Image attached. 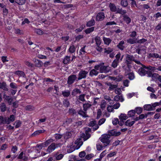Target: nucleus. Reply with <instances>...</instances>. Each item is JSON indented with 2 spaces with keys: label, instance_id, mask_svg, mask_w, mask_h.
<instances>
[{
  "label": "nucleus",
  "instance_id": "4d7b16f0",
  "mask_svg": "<svg viewBox=\"0 0 161 161\" xmlns=\"http://www.w3.org/2000/svg\"><path fill=\"white\" fill-rule=\"evenodd\" d=\"M104 52L107 54H109L111 53L113 51V49L110 47H108L104 49Z\"/></svg>",
  "mask_w": 161,
  "mask_h": 161
},
{
  "label": "nucleus",
  "instance_id": "338daca9",
  "mask_svg": "<svg viewBox=\"0 0 161 161\" xmlns=\"http://www.w3.org/2000/svg\"><path fill=\"white\" fill-rule=\"evenodd\" d=\"M25 64L29 67L31 68L33 67V64L27 61H25Z\"/></svg>",
  "mask_w": 161,
  "mask_h": 161
},
{
  "label": "nucleus",
  "instance_id": "774afa93",
  "mask_svg": "<svg viewBox=\"0 0 161 161\" xmlns=\"http://www.w3.org/2000/svg\"><path fill=\"white\" fill-rule=\"evenodd\" d=\"M107 109L108 112H111L113 111L114 109L113 106L109 105L107 108Z\"/></svg>",
  "mask_w": 161,
  "mask_h": 161
},
{
  "label": "nucleus",
  "instance_id": "412c9836",
  "mask_svg": "<svg viewBox=\"0 0 161 161\" xmlns=\"http://www.w3.org/2000/svg\"><path fill=\"white\" fill-rule=\"evenodd\" d=\"M109 7L110 8V10L113 12H115L117 10V8L115 5L111 3H110Z\"/></svg>",
  "mask_w": 161,
  "mask_h": 161
},
{
  "label": "nucleus",
  "instance_id": "a19ab883",
  "mask_svg": "<svg viewBox=\"0 0 161 161\" xmlns=\"http://www.w3.org/2000/svg\"><path fill=\"white\" fill-rule=\"evenodd\" d=\"M150 8L149 6L147 4H144L143 5H141L139 6L138 7V8L139 9H148Z\"/></svg>",
  "mask_w": 161,
  "mask_h": 161
},
{
  "label": "nucleus",
  "instance_id": "680f3d73",
  "mask_svg": "<svg viewBox=\"0 0 161 161\" xmlns=\"http://www.w3.org/2000/svg\"><path fill=\"white\" fill-rule=\"evenodd\" d=\"M26 109L27 110L32 111L35 109V108L33 106L28 105L26 107Z\"/></svg>",
  "mask_w": 161,
  "mask_h": 161
},
{
  "label": "nucleus",
  "instance_id": "4468645a",
  "mask_svg": "<svg viewBox=\"0 0 161 161\" xmlns=\"http://www.w3.org/2000/svg\"><path fill=\"white\" fill-rule=\"evenodd\" d=\"M149 56L151 58H158L159 59V60H161V54L159 55L158 53H150L149 54Z\"/></svg>",
  "mask_w": 161,
  "mask_h": 161
},
{
  "label": "nucleus",
  "instance_id": "7ed1b4c3",
  "mask_svg": "<svg viewBox=\"0 0 161 161\" xmlns=\"http://www.w3.org/2000/svg\"><path fill=\"white\" fill-rule=\"evenodd\" d=\"M61 145V143L56 144L54 143H52L49 146L47 150V152L48 153H50L53 151L56 148L60 147Z\"/></svg>",
  "mask_w": 161,
  "mask_h": 161
},
{
  "label": "nucleus",
  "instance_id": "473e14b6",
  "mask_svg": "<svg viewBox=\"0 0 161 161\" xmlns=\"http://www.w3.org/2000/svg\"><path fill=\"white\" fill-rule=\"evenodd\" d=\"M116 13H118L122 15H124L126 13V11L125 10H123L122 8H117V10Z\"/></svg>",
  "mask_w": 161,
  "mask_h": 161
},
{
  "label": "nucleus",
  "instance_id": "09e8293b",
  "mask_svg": "<svg viewBox=\"0 0 161 161\" xmlns=\"http://www.w3.org/2000/svg\"><path fill=\"white\" fill-rule=\"evenodd\" d=\"M135 110L136 113L138 114H140L142 111V108L140 107H136L135 108Z\"/></svg>",
  "mask_w": 161,
  "mask_h": 161
},
{
  "label": "nucleus",
  "instance_id": "ddd939ff",
  "mask_svg": "<svg viewBox=\"0 0 161 161\" xmlns=\"http://www.w3.org/2000/svg\"><path fill=\"white\" fill-rule=\"evenodd\" d=\"M152 78L153 80L158 79L159 82H161V75H159L157 73H155L152 74Z\"/></svg>",
  "mask_w": 161,
  "mask_h": 161
},
{
  "label": "nucleus",
  "instance_id": "6e6d98bb",
  "mask_svg": "<svg viewBox=\"0 0 161 161\" xmlns=\"http://www.w3.org/2000/svg\"><path fill=\"white\" fill-rule=\"evenodd\" d=\"M16 3L19 5H23L24 4L25 2V0H15Z\"/></svg>",
  "mask_w": 161,
  "mask_h": 161
},
{
  "label": "nucleus",
  "instance_id": "052dcab7",
  "mask_svg": "<svg viewBox=\"0 0 161 161\" xmlns=\"http://www.w3.org/2000/svg\"><path fill=\"white\" fill-rule=\"evenodd\" d=\"M86 111H83L82 110H80L78 113L79 114L81 115L83 117H86Z\"/></svg>",
  "mask_w": 161,
  "mask_h": 161
},
{
  "label": "nucleus",
  "instance_id": "b1692460",
  "mask_svg": "<svg viewBox=\"0 0 161 161\" xmlns=\"http://www.w3.org/2000/svg\"><path fill=\"white\" fill-rule=\"evenodd\" d=\"M1 89H3L4 91H8V89L7 88V86L6 83L5 82H1Z\"/></svg>",
  "mask_w": 161,
  "mask_h": 161
},
{
  "label": "nucleus",
  "instance_id": "bb28decb",
  "mask_svg": "<svg viewBox=\"0 0 161 161\" xmlns=\"http://www.w3.org/2000/svg\"><path fill=\"white\" fill-rule=\"evenodd\" d=\"M70 56H65L64 59L63 63L64 64H67L69 63L70 61Z\"/></svg>",
  "mask_w": 161,
  "mask_h": 161
},
{
  "label": "nucleus",
  "instance_id": "f257e3e1",
  "mask_svg": "<svg viewBox=\"0 0 161 161\" xmlns=\"http://www.w3.org/2000/svg\"><path fill=\"white\" fill-rule=\"evenodd\" d=\"M83 142L80 139H77L75 142V145L71 146L70 148L67 149V152L70 153L74 151L75 149H79L82 145Z\"/></svg>",
  "mask_w": 161,
  "mask_h": 161
},
{
  "label": "nucleus",
  "instance_id": "393cba45",
  "mask_svg": "<svg viewBox=\"0 0 161 161\" xmlns=\"http://www.w3.org/2000/svg\"><path fill=\"white\" fill-rule=\"evenodd\" d=\"M127 42L132 44L137 43V39L136 38H130L127 40Z\"/></svg>",
  "mask_w": 161,
  "mask_h": 161
},
{
  "label": "nucleus",
  "instance_id": "f3484780",
  "mask_svg": "<svg viewBox=\"0 0 161 161\" xmlns=\"http://www.w3.org/2000/svg\"><path fill=\"white\" fill-rule=\"evenodd\" d=\"M99 72L95 69H92L89 73V75L91 77L96 76L98 75Z\"/></svg>",
  "mask_w": 161,
  "mask_h": 161
},
{
  "label": "nucleus",
  "instance_id": "20e7f679",
  "mask_svg": "<svg viewBox=\"0 0 161 161\" xmlns=\"http://www.w3.org/2000/svg\"><path fill=\"white\" fill-rule=\"evenodd\" d=\"M76 79L77 80V77L76 75L74 74L70 75L68 78L67 81L68 84L69 85L72 84Z\"/></svg>",
  "mask_w": 161,
  "mask_h": 161
},
{
  "label": "nucleus",
  "instance_id": "79ce46f5",
  "mask_svg": "<svg viewBox=\"0 0 161 161\" xmlns=\"http://www.w3.org/2000/svg\"><path fill=\"white\" fill-rule=\"evenodd\" d=\"M76 48L74 45H71L69 49V52L71 53H73L75 52Z\"/></svg>",
  "mask_w": 161,
  "mask_h": 161
},
{
  "label": "nucleus",
  "instance_id": "f704fd0d",
  "mask_svg": "<svg viewBox=\"0 0 161 161\" xmlns=\"http://www.w3.org/2000/svg\"><path fill=\"white\" fill-rule=\"evenodd\" d=\"M104 43L107 45H108L112 41V40L109 38H106L103 37V38Z\"/></svg>",
  "mask_w": 161,
  "mask_h": 161
},
{
  "label": "nucleus",
  "instance_id": "c85d7f7f",
  "mask_svg": "<svg viewBox=\"0 0 161 161\" xmlns=\"http://www.w3.org/2000/svg\"><path fill=\"white\" fill-rule=\"evenodd\" d=\"M145 110L147 111L153 110V108L152 107V105L150 104H146L144 106Z\"/></svg>",
  "mask_w": 161,
  "mask_h": 161
},
{
  "label": "nucleus",
  "instance_id": "5701e85b",
  "mask_svg": "<svg viewBox=\"0 0 161 161\" xmlns=\"http://www.w3.org/2000/svg\"><path fill=\"white\" fill-rule=\"evenodd\" d=\"M45 130H39L35 131L31 135L32 136H35L38 135L41 133H44Z\"/></svg>",
  "mask_w": 161,
  "mask_h": 161
},
{
  "label": "nucleus",
  "instance_id": "cd10ccee",
  "mask_svg": "<svg viewBox=\"0 0 161 161\" xmlns=\"http://www.w3.org/2000/svg\"><path fill=\"white\" fill-rule=\"evenodd\" d=\"M0 109L2 112H3L6 111L7 107L4 103H2L0 104Z\"/></svg>",
  "mask_w": 161,
  "mask_h": 161
},
{
  "label": "nucleus",
  "instance_id": "c756f323",
  "mask_svg": "<svg viewBox=\"0 0 161 161\" xmlns=\"http://www.w3.org/2000/svg\"><path fill=\"white\" fill-rule=\"evenodd\" d=\"M109 86L108 90L109 91L114 90L118 86L117 85H113L111 83H109L108 84Z\"/></svg>",
  "mask_w": 161,
  "mask_h": 161
},
{
  "label": "nucleus",
  "instance_id": "c9c22d12",
  "mask_svg": "<svg viewBox=\"0 0 161 161\" xmlns=\"http://www.w3.org/2000/svg\"><path fill=\"white\" fill-rule=\"evenodd\" d=\"M92 106V105L88 103H86L83 105V110L85 111H86L87 109L89 108Z\"/></svg>",
  "mask_w": 161,
  "mask_h": 161
},
{
  "label": "nucleus",
  "instance_id": "a211bd4d",
  "mask_svg": "<svg viewBox=\"0 0 161 161\" xmlns=\"http://www.w3.org/2000/svg\"><path fill=\"white\" fill-rule=\"evenodd\" d=\"M125 44V42L123 41H121L117 45V47L118 48L121 50H123L125 48V47L124 45Z\"/></svg>",
  "mask_w": 161,
  "mask_h": 161
},
{
  "label": "nucleus",
  "instance_id": "72a5a7b5",
  "mask_svg": "<svg viewBox=\"0 0 161 161\" xmlns=\"http://www.w3.org/2000/svg\"><path fill=\"white\" fill-rule=\"evenodd\" d=\"M35 62L36 66L39 68L41 67L43 64L41 61L38 60H36Z\"/></svg>",
  "mask_w": 161,
  "mask_h": 161
},
{
  "label": "nucleus",
  "instance_id": "39448f33",
  "mask_svg": "<svg viewBox=\"0 0 161 161\" xmlns=\"http://www.w3.org/2000/svg\"><path fill=\"white\" fill-rule=\"evenodd\" d=\"M125 58V63L128 67H129V64H131L132 61H135V58L133 55L129 54L126 55Z\"/></svg>",
  "mask_w": 161,
  "mask_h": 161
},
{
  "label": "nucleus",
  "instance_id": "f8f14e48",
  "mask_svg": "<svg viewBox=\"0 0 161 161\" xmlns=\"http://www.w3.org/2000/svg\"><path fill=\"white\" fill-rule=\"evenodd\" d=\"M3 98H5V100L7 101L9 105L11 104L12 102L13 101V99L12 97L10 96L6 95L5 94V93L4 92L3 94Z\"/></svg>",
  "mask_w": 161,
  "mask_h": 161
},
{
  "label": "nucleus",
  "instance_id": "dca6fc26",
  "mask_svg": "<svg viewBox=\"0 0 161 161\" xmlns=\"http://www.w3.org/2000/svg\"><path fill=\"white\" fill-rule=\"evenodd\" d=\"M114 101H118L119 100H120V101L121 102H123L124 100V98H123V97L122 95H117L114 96Z\"/></svg>",
  "mask_w": 161,
  "mask_h": 161
},
{
  "label": "nucleus",
  "instance_id": "603ef678",
  "mask_svg": "<svg viewBox=\"0 0 161 161\" xmlns=\"http://www.w3.org/2000/svg\"><path fill=\"white\" fill-rule=\"evenodd\" d=\"M106 106V102L104 100H103L102 101L101 104V108L103 110Z\"/></svg>",
  "mask_w": 161,
  "mask_h": 161
},
{
  "label": "nucleus",
  "instance_id": "423d86ee",
  "mask_svg": "<svg viewBox=\"0 0 161 161\" xmlns=\"http://www.w3.org/2000/svg\"><path fill=\"white\" fill-rule=\"evenodd\" d=\"M88 72L84 70H80L78 75V77L77 78V81L80 80L82 79H85L86 78L87 75L88 74Z\"/></svg>",
  "mask_w": 161,
  "mask_h": 161
},
{
  "label": "nucleus",
  "instance_id": "69168bd1",
  "mask_svg": "<svg viewBox=\"0 0 161 161\" xmlns=\"http://www.w3.org/2000/svg\"><path fill=\"white\" fill-rule=\"evenodd\" d=\"M129 81L127 79L124 80L123 81V84L124 86L127 87L129 86Z\"/></svg>",
  "mask_w": 161,
  "mask_h": 161
},
{
  "label": "nucleus",
  "instance_id": "a878e982",
  "mask_svg": "<svg viewBox=\"0 0 161 161\" xmlns=\"http://www.w3.org/2000/svg\"><path fill=\"white\" fill-rule=\"evenodd\" d=\"M135 123V121H130V120L128 119L125 123V125L128 126L129 127H130L132 126Z\"/></svg>",
  "mask_w": 161,
  "mask_h": 161
},
{
  "label": "nucleus",
  "instance_id": "c03bdc74",
  "mask_svg": "<svg viewBox=\"0 0 161 161\" xmlns=\"http://www.w3.org/2000/svg\"><path fill=\"white\" fill-rule=\"evenodd\" d=\"M94 27H92L91 28H88L86 29L85 31V32L86 34H89L91 32H92L94 30Z\"/></svg>",
  "mask_w": 161,
  "mask_h": 161
},
{
  "label": "nucleus",
  "instance_id": "13d9d810",
  "mask_svg": "<svg viewBox=\"0 0 161 161\" xmlns=\"http://www.w3.org/2000/svg\"><path fill=\"white\" fill-rule=\"evenodd\" d=\"M63 104L64 106L66 107H68L69 106V103L68 100L64 99L63 101Z\"/></svg>",
  "mask_w": 161,
  "mask_h": 161
},
{
  "label": "nucleus",
  "instance_id": "5fc2aeb1",
  "mask_svg": "<svg viewBox=\"0 0 161 161\" xmlns=\"http://www.w3.org/2000/svg\"><path fill=\"white\" fill-rule=\"evenodd\" d=\"M85 95L84 94L80 95L78 98V99L82 102H84L85 101Z\"/></svg>",
  "mask_w": 161,
  "mask_h": 161
},
{
  "label": "nucleus",
  "instance_id": "0e129e2a",
  "mask_svg": "<svg viewBox=\"0 0 161 161\" xmlns=\"http://www.w3.org/2000/svg\"><path fill=\"white\" fill-rule=\"evenodd\" d=\"M106 120L105 118H102L99 120L98 122V125H101L103 124Z\"/></svg>",
  "mask_w": 161,
  "mask_h": 161
},
{
  "label": "nucleus",
  "instance_id": "9b49d317",
  "mask_svg": "<svg viewBox=\"0 0 161 161\" xmlns=\"http://www.w3.org/2000/svg\"><path fill=\"white\" fill-rule=\"evenodd\" d=\"M100 71L101 73H108L110 70V68L108 66H102L100 68Z\"/></svg>",
  "mask_w": 161,
  "mask_h": 161
},
{
  "label": "nucleus",
  "instance_id": "a18cd8bd",
  "mask_svg": "<svg viewBox=\"0 0 161 161\" xmlns=\"http://www.w3.org/2000/svg\"><path fill=\"white\" fill-rule=\"evenodd\" d=\"M95 39L97 45L100 46L101 43L100 38V37L98 36H96Z\"/></svg>",
  "mask_w": 161,
  "mask_h": 161
},
{
  "label": "nucleus",
  "instance_id": "4be33fe9",
  "mask_svg": "<svg viewBox=\"0 0 161 161\" xmlns=\"http://www.w3.org/2000/svg\"><path fill=\"white\" fill-rule=\"evenodd\" d=\"M72 136L71 132H66L63 135V137L65 139L67 140L70 138Z\"/></svg>",
  "mask_w": 161,
  "mask_h": 161
},
{
  "label": "nucleus",
  "instance_id": "2f4dec72",
  "mask_svg": "<svg viewBox=\"0 0 161 161\" xmlns=\"http://www.w3.org/2000/svg\"><path fill=\"white\" fill-rule=\"evenodd\" d=\"M95 24V21L94 19H92L88 21L86 23V26L87 27H91L94 25Z\"/></svg>",
  "mask_w": 161,
  "mask_h": 161
},
{
  "label": "nucleus",
  "instance_id": "0eeeda50",
  "mask_svg": "<svg viewBox=\"0 0 161 161\" xmlns=\"http://www.w3.org/2000/svg\"><path fill=\"white\" fill-rule=\"evenodd\" d=\"M91 131V130L90 128H86L85 134L83 133L81 136V137L83 138V140L84 141L87 140L90 137L91 135L89 133V132Z\"/></svg>",
  "mask_w": 161,
  "mask_h": 161
},
{
  "label": "nucleus",
  "instance_id": "e433bc0d",
  "mask_svg": "<svg viewBox=\"0 0 161 161\" xmlns=\"http://www.w3.org/2000/svg\"><path fill=\"white\" fill-rule=\"evenodd\" d=\"M72 120L71 119H67L65 122L64 123L63 125L64 127H66L67 125H68L72 124Z\"/></svg>",
  "mask_w": 161,
  "mask_h": 161
},
{
  "label": "nucleus",
  "instance_id": "2eb2a0df",
  "mask_svg": "<svg viewBox=\"0 0 161 161\" xmlns=\"http://www.w3.org/2000/svg\"><path fill=\"white\" fill-rule=\"evenodd\" d=\"M6 124H9L14 120V115H10L9 118L6 117Z\"/></svg>",
  "mask_w": 161,
  "mask_h": 161
},
{
  "label": "nucleus",
  "instance_id": "bf43d9fd",
  "mask_svg": "<svg viewBox=\"0 0 161 161\" xmlns=\"http://www.w3.org/2000/svg\"><path fill=\"white\" fill-rule=\"evenodd\" d=\"M10 87L12 89H16L17 88L18 86L16 83L14 82H12L10 84Z\"/></svg>",
  "mask_w": 161,
  "mask_h": 161
},
{
  "label": "nucleus",
  "instance_id": "49530a36",
  "mask_svg": "<svg viewBox=\"0 0 161 161\" xmlns=\"http://www.w3.org/2000/svg\"><path fill=\"white\" fill-rule=\"evenodd\" d=\"M128 75V78L130 80H133L135 78V75L133 72H131L127 74Z\"/></svg>",
  "mask_w": 161,
  "mask_h": 161
},
{
  "label": "nucleus",
  "instance_id": "8fccbe9b",
  "mask_svg": "<svg viewBox=\"0 0 161 161\" xmlns=\"http://www.w3.org/2000/svg\"><path fill=\"white\" fill-rule=\"evenodd\" d=\"M135 110H130L128 112V115L130 117H132L135 115Z\"/></svg>",
  "mask_w": 161,
  "mask_h": 161
},
{
  "label": "nucleus",
  "instance_id": "4c0bfd02",
  "mask_svg": "<svg viewBox=\"0 0 161 161\" xmlns=\"http://www.w3.org/2000/svg\"><path fill=\"white\" fill-rule=\"evenodd\" d=\"M62 94L64 97H69L70 94V92L69 90H65L62 92Z\"/></svg>",
  "mask_w": 161,
  "mask_h": 161
},
{
  "label": "nucleus",
  "instance_id": "7c9ffc66",
  "mask_svg": "<svg viewBox=\"0 0 161 161\" xmlns=\"http://www.w3.org/2000/svg\"><path fill=\"white\" fill-rule=\"evenodd\" d=\"M18 158L21 159L24 161H26L27 159V157L25 155H23V153L22 152L19 155Z\"/></svg>",
  "mask_w": 161,
  "mask_h": 161
},
{
  "label": "nucleus",
  "instance_id": "1a4fd4ad",
  "mask_svg": "<svg viewBox=\"0 0 161 161\" xmlns=\"http://www.w3.org/2000/svg\"><path fill=\"white\" fill-rule=\"evenodd\" d=\"M109 78L111 80H114L116 82H119L123 80V76L122 75H119L116 77L110 76Z\"/></svg>",
  "mask_w": 161,
  "mask_h": 161
},
{
  "label": "nucleus",
  "instance_id": "de8ad7c7",
  "mask_svg": "<svg viewBox=\"0 0 161 161\" xmlns=\"http://www.w3.org/2000/svg\"><path fill=\"white\" fill-rule=\"evenodd\" d=\"M119 63V61L114 60L112 63V67L114 68H116L117 66Z\"/></svg>",
  "mask_w": 161,
  "mask_h": 161
},
{
  "label": "nucleus",
  "instance_id": "ea45409f",
  "mask_svg": "<svg viewBox=\"0 0 161 161\" xmlns=\"http://www.w3.org/2000/svg\"><path fill=\"white\" fill-rule=\"evenodd\" d=\"M6 117H3L2 116H0V125L2 124H6Z\"/></svg>",
  "mask_w": 161,
  "mask_h": 161
},
{
  "label": "nucleus",
  "instance_id": "58836bf2",
  "mask_svg": "<svg viewBox=\"0 0 161 161\" xmlns=\"http://www.w3.org/2000/svg\"><path fill=\"white\" fill-rule=\"evenodd\" d=\"M120 4L124 7H126L128 5L127 0H120Z\"/></svg>",
  "mask_w": 161,
  "mask_h": 161
},
{
  "label": "nucleus",
  "instance_id": "aec40b11",
  "mask_svg": "<svg viewBox=\"0 0 161 161\" xmlns=\"http://www.w3.org/2000/svg\"><path fill=\"white\" fill-rule=\"evenodd\" d=\"M144 68H141L139 69L138 71L139 73V74L142 75L144 76L146 74V73H147V71L146 70L144 69Z\"/></svg>",
  "mask_w": 161,
  "mask_h": 161
},
{
  "label": "nucleus",
  "instance_id": "864d4df0",
  "mask_svg": "<svg viewBox=\"0 0 161 161\" xmlns=\"http://www.w3.org/2000/svg\"><path fill=\"white\" fill-rule=\"evenodd\" d=\"M115 92L116 94H118V95H121V91L120 88H117L115 89Z\"/></svg>",
  "mask_w": 161,
  "mask_h": 161
},
{
  "label": "nucleus",
  "instance_id": "e2e57ef3",
  "mask_svg": "<svg viewBox=\"0 0 161 161\" xmlns=\"http://www.w3.org/2000/svg\"><path fill=\"white\" fill-rule=\"evenodd\" d=\"M102 115V111L100 109H98L97 111V119H99Z\"/></svg>",
  "mask_w": 161,
  "mask_h": 161
},
{
  "label": "nucleus",
  "instance_id": "37998d69",
  "mask_svg": "<svg viewBox=\"0 0 161 161\" xmlns=\"http://www.w3.org/2000/svg\"><path fill=\"white\" fill-rule=\"evenodd\" d=\"M15 74L17 75L23 77H24L25 75V73L23 71L19 70L16 71L15 72Z\"/></svg>",
  "mask_w": 161,
  "mask_h": 161
},
{
  "label": "nucleus",
  "instance_id": "6e6552de",
  "mask_svg": "<svg viewBox=\"0 0 161 161\" xmlns=\"http://www.w3.org/2000/svg\"><path fill=\"white\" fill-rule=\"evenodd\" d=\"M108 135H110V136H117L120 135L121 133L120 131H117L115 130H109L108 131Z\"/></svg>",
  "mask_w": 161,
  "mask_h": 161
},
{
  "label": "nucleus",
  "instance_id": "6ab92c4d",
  "mask_svg": "<svg viewBox=\"0 0 161 161\" xmlns=\"http://www.w3.org/2000/svg\"><path fill=\"white\" fill-rule=\"evenodd\" d=\"M123 19L126 22V24H130L131 21V19L127 15H123Z\"/></svg>",
  "mask_w": 161,
  "mask_h": 161
},
{
  "label": "nucleus",
  "instance_id": "9d476101",
  "mask_svg": "<svg viewBox=\"0 0 161 161\" xmlns=\"http://www.w3.org/2000/svg\"><path fill=\"white\" fill-rule=\"evenodd\" d=\"M105 18L104 13L103 12H100L98 13L96 17V21H102Z\"/></svg>",
  "mask_w": 161,
  "mask_h": 161
},
{
  "label": "nucleus",
  "instance_id": "3c124183",
  "mask_svg": "<svg viewBox=\"0 0 161 161\" xmlns=\"http://www.w3.org/2000/svg\"><path fill=\"white\" fill-rule=\"evenodd\" d=\"M120 119L125 120L128 118L127 116L125 114H121L119 116Z\"/></svg>",
  "mask_w": 161,
  "mask_h": 161
},
{
  "label": "nucleus",
  "instance_id": "f03ea898",
  "mask_svg": "<svg viewBox=\"0 0 161 161\" xmlns=\"http://www.w3.org/2000/svg\"><path fill=\"white\" fill-rule=\"evenodd\" d=\"M110 138V135L108 134H105L102 135L100 139L101 141L104 144L103 147H106L110 145L111 142Z\"/></svg>",
  "mask_w": 161,
  "mask_h": 161
}]
</instances>
